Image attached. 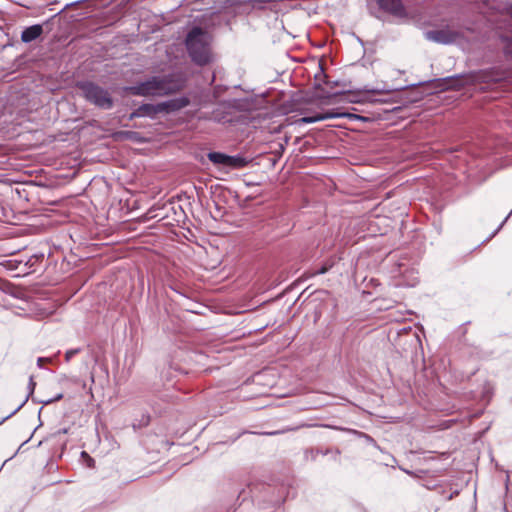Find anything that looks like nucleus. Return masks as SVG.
I'll return each instance as SVG.
<instances>
[{
	"label": "nucleus",
	"mask_w": 512,
	"mask_h": 512,
	"mask_svg": "<svg viewBox=\"0 0 512 512\" xmlns=\"http://www.w3.org/2000/svg\"><path fill=\"white\" fill-rule=\"evenodd\" d=\"M75 86L81 91V95L87 102L103 110L113 108L114 100L109 91L95 82L82 80L77 81Z\"/></svg>",
	"instance_id": "nucleus-2"
},
{
	"label": "nucleus",
	"mask_w": 512,
	"mask_h": 512,
	"mask_svg": "<svg viewBox=\"0 0 512 512\" xmlns=\"http://www.w3.org/2000/svg\"><path fill=\"white\" fill-rule=\"evenodd\" d=\"M334 118H350V119L357 118V119L365 120L364 117L353 114V113H348V112L336 113V112L328 111L326 113H316L315 115H312V116H304L299 119V122L305 123V124H310V123H315V122L323 121L326 119H334Z\"/></svg>",
	"instance_id": "nucleus-6"
},
{
	"label": "nucleus",
	"mask_w": 512,
	"mask_h": 512,
	"mask_svg": "<svg viewBox=\"0 0 512 512\" xmlns=\"http://www.w3.org/2000/svg\"><path fill=\"white\" fill-rule=\"evenodd\" d=\"M424 37L426 40L431 42L449 45L455 43L458 39H461L463 37V34L459 31L445 28L425 31Z\"/></svg>",
	"instance_id": "nucleus-5"
},
{
	"label": "nucleus",
	"mask_w": 512,
	"mask_h": 512,
	"mask_svg": "<svg viewBox=\"0 0 512 512\" xmlns=\"http://www.w3.org/2000/svg\"><path fill=\"white\" fill-rule=\"evenodd\" d=\"M312 425L310 424H306V423H302V424H299L297 426H293V427H286L282 430H276V431H271V432H252L253 434H259V435H267V436H274V435H279V434H283V433H286V432H292V431H297L301 428H304V427H311Z\"/></svg>",
	"instance_id": "nucleus-14"
},
{
	"label": "nucleus",
	"mask_w": 512,
	"mask_h": 512,
	"mask_svg": "<svg viewBox=\"0 0 512 512\" xmlns=\"http://www.w3.org/2000/svg\"><path fill=\"white\" fill-rule=\"evenodd\" d=\"M460 78V75H456L445 77L438 80H433L432 82H440V84L437 87H441L442 89H458L461 86V84H459Z\"/></svg>",
	"instance_id": "nucleus-11"
},
{
	"label": "nucleus",
	"mask_w": 512,
	"mask_h": 512,
	"mask_svg": "<svg viewBox=\"0 0 512 512\" xmlns=\"http://www.w3.org/2000/svg\"><path fill=\"white\" fill-rule=\"evenodd\" d=\"M364 91H366L368 93H372V94H381L382 93V91L379 90V89H368V88H365Z\"/></svg>",
	"instance_id": "nucleus-24"
},
{
	"label": "nucleus",
	"mask_w": 512,
	"mask_h": 512,
	"mask_svg": "<svg viewBox=\"0 0 512 512\" xmlns=\"http://www.w3.org/2000/svg\"><path fill=\"white\" fill-rule=\"evenodd\" d=\"M42 34L43 26L41 24H34L26 27L21 32V41L25 44H28L38 39Z\"/></svg>",
	"instance_id": "nucleus-9"
},
{
	"label": "nucleus",
	"mask_w": 512,
	"mask_h": 512,
	"mask_svg": "<svg viewBox=\"0 0 512 512\" xmlns=\"http://www.w3.org/2000/svg\"><path fill=\"white\" fill-rule=\"evenodd\" d=\"M111 138L114 141H125L129 140L134 143L142 144L147 141V139L139 132L131 131V130H118L111 133Z\"/></svg>",
	"instance_id": "nucleus-7"
},
{
	"label": "nucleus",
	"mask_w": 512,
	"mask_h": 512,
	"mask_svg": "<svg viewBox=\"0 0 512 512\" xmlns=\"http://www.w3.org/2000/svg\"><path fill=\"white\" fill-rule=\"evenodd\" d=\"M63 398V393H58L57 395H55L53 398L51 399H48V400H43L41 401V403L45 404V405H48L50 403H53V402H56V401H59Z\"/></svg>",
	"instance_id": "nucleus-19"
},
{
	"label": "nucleus",
	"mask_w": 512,
	"mask_h": 512,
	"mask_svg": "<svg viewBox=\"0 0 512 512\" xmlns=\"http://www.w3.org/2000/svg\"><path fill=\"white\" fill-rule=\"evenodd\" d=\"M335 260L330 258V259H327L325 262H323V264L319 267V268H316L312 275L315 276V275H322V274H325L327 273L334 265H335Z\"/></svg>",
	"instance_id": "nucleus-15"
},
{
	"label": "nucleus",
	"mask_w": 512,
	"mask_h": 512,
	"mask_svg": "<svg viewBox=\"0 0 512 512\" xmlns=\"http://www.w3.org/2000/svg\"><path fill=\"white\" fill-rule=\"evenodd\" d=\"M190 99L187 96L172 98L159 103H143L138 107L141 117L156 119L159 114H170L187 107Z\"/></svg>",
	"instance_id": "nucleus-3"
},
{
	"label": "nucleus",
	"mask_w": 512,
	"mask_h": 512,
	"mask_svg": "<svg viewBox=\"0 0 512 512\" xmlns=\"http://www.w3.org/2000/svg\"><path fill=\"white\" fill-rule=\"evenodd\" d=\"M512 215V210L510 211V213L505 217V219L501 222V224L497 227V229L491 234V236L487 239L490 240L492 237H494L501 229L502 227L504 226V224L506 223V221L508 220V218Z\"/></svg>",
	"instance_id": "nucleus-18"
},
{
	"label": "nucleus",
	"mask_w": 512,
	"mask_h": 512,
	"mask_svg": "<svg viewBox=\"0 0 512 512\" xmlns=\"http://www.w3.org/2000/svg\"><path fill=\"white\" fill-rule=\"evenodd\" d=\"M186 48L191 60L199 65H207L211 61L207 33L198 26L193 27L185 39Z\"/></svg>",
	"instance_id": "nucleus-1"
},
{
	"label": "nucleus",
	"mask_w": 512,
	"mask_h": 512,
	"mask_svg": "<svg viewBox=\"0 0 512 512\" xmlns=\"http://www.w3.org/2000/svg\"><path fill=\"white\" fill-rule=\"evenodd\" d=\"M501 42L503 44V53L506 57H512V37L501 36Z\"/></svg>",
	"instance_id": "nucleus-16"
},
{
	"label": "nucleus",
	"mask_w": 512,
	"mask_h": 512,
	"mask_svg": "<svg viewBox=\"0 0 512 512\" xmlns=\"http://www.w3.org/2000/svg\"><path fill=\"white\" fill-rule=\"evenodd\" d=\"M422 84H423V82L419 83V85H422ZM416 86H418V84H412L411 85V87H413V88L416 87Z\"/></svg>",
	"instance_id": "nucleus-27"
},
{
	"label": "nucleus",
	"mask_w": 512,
	"mask_h": 512,
	"mask_svg": "<svg viewBox=\"0 0 512 512\" xmlns=\"http://www.w3.org/2000/svg\"><path fill=\"white\" fill-rule=\"evenodd\" d=\"M150 422V416L147 414V415H143L142 416V419H141V423L140 425L141 426H147Z\"/></svg>",
	"instance_id": "nucleus-21"
},
{
	"label": "nucleus",
	"mask_w": 512,
	"mask_h": 512,
	"mask_svg": "<svg viewBox=\"0 0 512 512\" xmlns=\"http://www.w3.org/2000/svg\"><path fill=\"white\" fill-rule=\"evenodd\" d=\"M35 387H36V382L34 381V378L33 376H30L29 378V382H28V394L26 396V398L23 400V402L14 410L12 411L9 415H7L6 417H4L1 421H0V425L5 422L7 419H9L10 417H12L13 415H15L25 404L26 402L28 401V399L30 398L31 395H33L34 393V390H35Z\"/></svg>",
	"instance_id": "nucleus-12"
},
{
	"label": "nucleus",
	"mask_w": 512,
	"mask_h": 512,
	"mask_svg": "<svg viewBox=\"0 0 512 512\" xmlns=\"http://www.w3.org/2000/svg\"><path fill=\"white\" fill-rule=\"evenodd\" d=\"M207 158L216 166L227 168L228 154L223 152L211 151L207 154Z\"/></svg>",
	"instance_id": "nucleus-13"
},
{
	"label": "nucleus",
	"mask_w": 512,
	"mask_h": 512,
	"mask_svg": "<svg viewBox=\"0 0 512 512\" xmlns=\"http://www.w3.org/2000/svg\"><path fill=\"white\" fill-rule=\"evenodd\" d=\"M377 3L382 10L394 16H403L405 14V8L401 0H377Z\"/></svg>",
	"instance_id": "nucleus-8"
},
{
	"label": "nucleus",
	"mask_w": 512,
	"mask_h": 512,
	"mask_svg": "<svg viewBox=\"0 0 512 512\" xmlns=\"http://www.w3.org/2000/svg\"><path fill=\"white\" fill-rule=\"evenodd\" d=\"M420 99H421V97H414V98H412V99H411V101H412V102H416V101H418V100H420Z\"/></svg>",
	"instance_id": "nucleus-26"
},
{
	"label": "nucleus",
	"mask_w": 512,
	"mask_h": 512,
	"mask_svg": "<svg viewBox=\"0 0 512 512\" xmlns=\"http://www.w3.org/2000/svg\"><path fill=\"white\" fill-rule=\"evenodd\" d=\"M81 455H82L83 457H87V458H88V466H89V467H92V466L94 465V462H95V461H94V459H93V458H91V457L88 455V453H87V452L83 451V452L81 453Z\"/></svg>",
	"instance_id": "nucleus-22"
},
{
	"label": "nucleus",
	"mask_w": 512,
	"mask_h": 512,
	"mask_svg": "<svg viewBox=\"0 0 512 512\" xmlns=\"http://www.w3.org/2000/svg\"><path fill=\"white\" fill-rule=\"evenodd\" d=\"M81 351H82L81 348H74V349L67 350L65 353V361L69 362L73 356L80 353Z\"/></svg>",
	"instance_id": "nucleus-17"
},
{
	"label": "nucleus",
	"mask_w": 512,
	"mask_h": 512,
	"mask_svg": "<svg viewBox=\"0 0 512 512\" xmlns=\"http://www.w3.org/2000/svg\"><path fill=\"white\" fill-rule=\"evenodd\" d=\"M45 360H46V359H45V358H42V357L38 358V360H37V364H38V366H39V367H41V366H42V362H43V361H45Z\"/></svg>",
	"instance_id": "nucleus-25"
},
{
	"label": "nucleus",
	"mask_w": 512,
	"mask_h": 512,
	"mask_svg": "<svg viewBox=\"0 0 512 512\" xmlns=\"http://www.w3.org/2000/svg\"><path fill=\"white\" fill-rule=\"evenodd\" d=\"M325 84L330 86V87H335V86H338L339 85V82L338 81H330V80H326L325 81Z\"/></svg>",
	"instance_id": "nucleus-23"
},
{
	"label": "nucleus",
	"mask_w": 512,
	"mask_h": 512,
	"mask_svg": "<svg viewBox=\"0 0 512 512\" xmlns=\"http://www.w3.org/2000/svg\"><path fill=\"white\" fill-rule=\"evenodd\" d=\"M135 118H141L140 112H138V107L129 114L128 120H134Z\"/></svg>",
	"instance_id": "nucleus-20"
},
{
	"label": "nucleus",
	"mask_w": 512,
	"mask_h": 512,
	"mask_svg": "<svg viewBox=\"0 0 512 512\" xmlns=\"http://www.w3.org/2000/svg\"><path fill=\"white\" fill-rule=\"evenodd\" d=\"M166 82L164 79L153 76L146 81L126 87V91L136 96L161 95L166 91Z\"/></svg>",
	"instance_id": "nucleus-4"
},
{
	"label": "nucleus",
	"mask_w": 512,
	"mask_h": 512,
	"mask_svg": "<svg viewBox=\"0 0 512 512\" xmlns=\"http://www.w3.org/2000/svg\"><path fill=\"white\" fill-rule=\"evenodd\" d=\"M250 163L246 157L238 154V155H228L227 160V169L235 170L242 169Z\"/></svg>",
	"instance_id": "nucleus-10"
}]
</instances>
